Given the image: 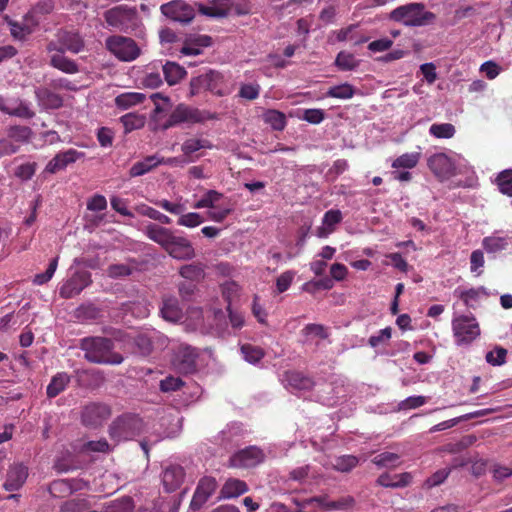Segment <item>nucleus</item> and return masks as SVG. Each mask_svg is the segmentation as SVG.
<instances>
[{
  "instance_id": "30",
  "label": "nucleus",
  "mask_w": 512,
  "mask_h": 512,
  "mask_svg": "<svg viewBox=\"0 0 512 512\" xmlns=\"http://www.w3.org/2000/svg\"><path fill=\"white\" fill-rule=\"evenodd\" d=\"M162 70L165 81L169 86L178 84L187 75L184 67L172 61H167L162 66Z\"/></svg>"
},
{
  "instance_id": "60",
  "label": "nucleus",
  "mask_w": 512,
  "mask_h": 512,
  "mask_svg": "<svg viewBox=\"0 0 512 512\" xmlns=\"http://www.w3.org/2000/svg\"><path fill=\"white\" fill-rule=\"evenodd\" d=\"M36 171V163H25L20 166L15 171V176L22 180H29L31 179Z\"/></svg>"
},
{
  "instance_id": "18",
  "label": "nucleus",
  "mask_w": 512,
  "mask_h": 512,
  "mask_svg": "<svg viewBox=\"0 0 512 512\" xmlns=\"http://www.w3.org/2000/svg\"><path fill=\"white\" fill-rule=\"evenodd\" d=\"M217 488V481L213 477H203L194 492L191 500V507L193 509H199L209 499V497L215 492Z\"/></svg>"
},
{
  "instance_id": "62",
  "label": "nucleus",
  "mask_w": 512,
  "mask_h": 512,
  "mask_svg": "<svg viewBox=\"0 0 512 512\" xmlns=\"http://www.w3.org/2000/svg\"><path fill=\"white\" fill-rule=\"evenodd\" d=\"M19 151V144L14 143L9 138H0V156H8Z\"/></svg>"
},
{
  "instance_id": "58",
  "label": "nucleus",
  "mask_w": 512,
  "mask_h": 512,
  "mask_svg": "<svg viewBox=\"0 0 512 512\" xmlns=\"http://www.w3.org/2000/svg\"><path fill=\"white\" fill-rule=\"evenodd\" d=\"M132 273V268L126 264H112L107 269V275L110 278H120L129 276Z\"/></svg>"
},
{
  "instance_id": "43",
  "label": "nucleus",
  "mask_w": 512,
  "mask_h": 512,
  "mask_svg": "<svg viewBox=\"0 0 512 512\" xmlns=\"http://www.w3.org/2000/svg\"><path fill=\"white\" fill-rule=\"evenodd\" d=\"M420 160V153L419 152H412V153H404L397 157L392 162V167L395 169L399 168H405V169H412L417 166Z\"/></svg>"
},
{
  "instance_id": "42",
  "label": "nucleus",
  "mask_w": 512,
  "mask_h": 512,
  "mask_svg": "<svg viewBox=\"0 0 512 512\" xmlns=\"http://www.w3.org/2000/svg\"><path fill=\"white\" fill-rule=\"evenodd\" d=\"M482 246L487 253H498L507 249L508 241L504 237L488 236L482 240Z\"/></svg>"
},
{
  "instance_id": "12",
  "label": "nucleus",
  "mask_w": 512,
  "mask_h": 512,
  "mask_svg": "<svg viewBox=\"0 0 512 512\" xmlns=\"http://www.w3.org/2000/svg\"><path fill=\"white\" fill-rule=\"evenodd\" d=\"M198 352L189 345H180L175 353L173 364L183 374L194 373L197 369Z\"/></svg>"
},
{
  "instance_id": "51",
  "label": "nucleus",
  "mask_w": 512,
  "mask_h": 512,
  "mask_svg": "<svg viewBox=\"0 0 512 512\" xmlns=\"http://www.w3.org/2000/svg\"><path fill=\"white\" fill-rule=\"evenodd\" d=\"M120 120L125 128L126 133L144 126V117L137 114H125L120 118Z\"/></svg>"
},
{
  "instance_id": "4",
  "label": "nucleus",
  "mask_w": 512,
  "mask_h": 512,
  "mask_svg": "<svg viewBox=\"0 0 512 512\" xmlns=\"http://www.w3.org/2000/svg\"><path fill=\"white\" fill-rule=\"evenodd\" d=\"M144 428L143 420L136 414H123L117 417L109 428V435L116 441L129 440L139 435Z\"/></svg>"
},
{
  "instance_id": "3",
  "label": "nucleus",
  "mask_w": 512,
  "mask_h": 512,
  "mask_svg": "<svg viewBox=\"0 0 512 512\" xmlns=\"http://www.w3.org/2000/svg\"><path fill=\"white\" fill-rule=\"evenodd\" d=\"M108 26L124 33L133 31L138 26L139 18L135 7L118 5L104 12Z\"/></svg>"
},
{
  "instance_id": "35",
  "label": "nucleus",
  "mask_w": 512,
  "mask_h": 512,
  "mask_svg": "<svg viewBox=\"0 0 512 512\" xmlns=\"http://www.w3.org/2000/svg\"><path fill=\"white\" fill-rule=\"evenodd\" d=\"M146 96L138 92H126L115 98V105L120 109H128L137 104L143 103Z\"/></svg>"
},
{
  "instance_id": "38",
  "label": "nucleus",
  "mask_w": 512,
  "mask_h": 512,
  "mask_svg": "<svg viewBox=\"0 0 512 512\" xmlns=\"http://www.w3.org/2000/svg\"><path fill=\"white\" fill-rule=\"evenodd\" d=\"M334 64L341 71H352L359 66L360 61L352 53L341 51L337 54Z\"/></svg>"
},
{
  "instance_id": "59",
  "label": "nucleus",
  "mask_w": 512,
  "mask_h": 512,
  "mask_svg": "<svg viewBox=\"0 0 512 512\" xmlns=\"http://www.w3.org/2000/svg\"><path fill=\"white\" fill-rule=\"evenodd\" d=\"M154 204L164 209L165 211L175 215H179L183 213L185 210V206L183 204L172 203L166 199L156 200L154 201Z\"/></svg>"
},
{
  "instance_id": "40",
  "label": "nucleus",
  "mask_w": 512,
  "mask_h": 512,
  "mask_svg": "<svg viewBox=\"0 0 512 512\" xmlns=\"http://www.w3.org/2000/svg\"><path fill=\"white\" fill-rule=\"evenodd\" d=\"M179 274L191 282L200 281L204 277V266L201 263H191L183 265Z\"/></svg>"
},
{
  "instance_id": "56",
  "label": "nucleus",
  "mask_w": 512,
  "mask_h": 512,
  "mask_svg": "<svg viewBox=\"0 0 512 512\" xmlns=\"http://www.w3.org/2000/svg\"><path fill=\"white\" fill-rule=\"evenodd\" d=\"M203 222V219L200 214L195 212H190L187 214H183L179 217L177 223L178 225L193 228L200 225Z\"/></svg>"
},
{
  "instance_id": "16",
  "label": "nucleus",
  "mask_w": 512,
  "mask_h": 512,
  "mask_svg": "<svg viewBox=\"0 0 512 512\" xmlns=\"http://www.w3.org/2000/svg\"><path fill=\"white\" fill-rule=\"evenodd\" d=\"M165 251L177 260H190L195 256L192 243L187 238L177 235L174 236Z\"/></svg>"
},
{
  "instance_id": "20",
  "label": "nucleus",
  "mask_w": 512,
  "mask_h": 512,
  "mask_svg": "<svg viewBox=\"0 0 512 512\" xmlns=\"http://www.w3.org/2000/svg\"><path fill=\"white\" fill-rule=\"evenodd\" d=\"M144 232L150 240L159 244L164 250L175 236L172 230L155 223H149L146 225Z\"/></svg>"
},
{
  "instance_id": "27",
  "label": "nucleus",
  "mask_w": 512,
  "mask_h": 512,
  "mask_svg": "<svg viewBox=\"0 0 512 512\" xmlns=\"http://www.w3.org/2000/svg\"><path fill=\"white\" fill-rule=\"evenodd\" d=\"M412 481V475L409 472L401 474L390 475L388 473L381 474L377 483L383 487L389 488H404L407 487Z\"/></svg>"
},
{
  "instance_id": "11",
  "label": "nucleus",
  "mask_w": 512,
  "mask_h": 512,
  "mask_svg": "<svg viewBox=\"0 0 512 512\" xmlns=\"http://www.w3.org/2000/svg\"><path fill=\"white\" fill-rule=\"evenodd\" d=\"M203 121L201 112L186 104H179L171 112L167 121L163 124V129H169L182 123H199Z\"/></svg>"
},
{
  "instance_id": "8",
  "label": "nucleus",
  "mask_w": 512,
  "mask_h": 512,
  "mask_svg": "<svg viewBox=\"0 0 512 512\" xmlns=\"http://www.w3.org/2000/svg\"><path fill=\"white\" fill-rule=\"evenodd\" d=\"M265 460L264 451L257 446H248L231 455L229 466L238 469L253 468Z\"/></svg>"
},
{
  "instance_id": "15",
  "label": "nucleus",
  "mask_w": 512,
  "mask_h": 512,
  "mask_svg": "<svg viewBox=\"0 0 512 512\" xmlns=\"http://www.w3.org/2000/svg\"><path fill=\"white\" fill-rule=\"evenodd\" d=\"M55 38L59 40L64 53L68 51L73 54H78L85 46L81 35L74 30L59 29L55 34Z\"/></svg>"
},
{
  "instance_id": "6",
  "label": "nucleus",
  "mask_w": 512,
  "mask_h": 512,
  "mask_svg": "<svg viewBox=\"0 0 512 512\" xmlns=\"http://www.w3.org/2000/svg\"><path fill=\"white\" fill-rule=\"evenodd\" d=\"M223 76L215 70H207L206 72L192 77L190 80V96H195L201 92L209 91L215 95L222 96Z\"/></svg>"
},
{
  "instance_id": "54",
  "label": "nucleus",
  "mask_w": 512,
  "mask_h": 512,
  "mask_svg": "<svg viewBox=\"0 0 512 512\" xmlns=\"http://www.w3.org/2000/svg\"><path fill=\"white\" fill-rule=\"evenodd\" d=\"M507 350L496 346L494 350L486 354V361L493 366H500L506 362Z\"/></svg>"
},
{
  "instance_id": "14",
  "label": "nucleus",
  "mask_w": 512,
  "mask_h": 512,
  "mask_svg": "<svg viewBox=\"0 0 512 512\" xmlns=\"http://www.w3.org/2000/svg\"><path fill=\"white\" fill-rule=\"evenodd\" d=\"M160 9L163 15L177 22L188 23L194 18V10L181 0L163 4Z\"/></svg>"
},
{
  "instance_id": "63",
  "label": "nucleus",
  "mask_w": 512,
  "mask_h": 512,
  "mask_svg": "<svg viewBox=\"0 0 512 512\" xmlns=\"http://www.w3.org/2000/svg\"><path fill=\"white\" fill-rule=\"evenodd\" d=\"M114 132L108 127H101L97 132V140L102 147H110L113 144Z\"/></svg>"
},
{
  "instance_id": "24",
  "label": "nucleus",
  "mask_w": 512,
  "mask_h": 512,
  "mask_svg": "<svg viewBox=\"0 0 512 512\" xmlns=\"http://www.w3.org/2000/svg\"><path fill=\"white\" fill-rule=\"evenodd\" d=\"M35 97L45 109H58L63 105V98L48 88H37L35 90Z\"/></svg>"
},
{
  "instance_id": "1",
  "label": "nucleus",
  "mask_w": 512,
  "mask_h": 512,
  "mask_svg": "<svg viewBox=\"0 0 512 512\" xmlns=\"http://www.w3.org/2000/svg\"><path fill=\"white\" fill-rule=\"evenodd\" d=\"M79 348L84 352V358L95 364L119 365L124 358L120 353L114 352L112 339L101 336H90L80 340Z\"/></svg>"
},
{
  "instance_id": "50",
  "label": "nucleus",
  "mask_w": 512,
  "mask_h": 512,
  "mask_svg": "<svg viewBox=\"0 0 512 512\" xmlns=\"http://www.w3.org/2000/svg\"><path fill=\"white\" fill-rule=\"evenodd\" d=\"M400 456L393 452H382L376 455L372 459V463H374L378 467H395L399 461Z\"/></svg>"
},
{
  "instance_id": "55",
  "label": "nucleus",
  "mask_w": 512,
  "mask_h": 512,
  "mask_svg": "<svg viewBox=\"0 0 512 512\" xmlns=\"http://www.w3.org/2000/svg\"><path fill=\"white\" fill-rule=\"evenodd\" d=\"M58 260H59L58 256L55 257L54 259H52L51 262L49 263L46 271L44 273H40L35 276L34 281H33L34 284L43 285V284L47 283L48 281H50V279L53 277V275L57 269Z\"/></svg>"
},
{
  "instance_id": "19",
  "label": "nucleus",
  "mask_w": 512,
  "mask_h": 512,
  "mask_svg": "<svg viewBox=\"0 0 512 512\" xmlns=\"http://www.w3.org/2000/svg\"><path fill=\"white\" fill-rule=\"evenodd\" d=\"M28 477V468L23 464H14L7 471L3 487L6 491L13 492L23 486Z\"/></svg>"
},
{
  "instance_id": "41",
  "label": "nucleus",
  "mask_w": 512,
  "mask_h": 512,
  "mask_svg": "<svg viewBox=\"0 0 512 512\" xmlns=\"http://www.w3.org/2000/svg\"><path fill=\"white\" fill-rule=\"evenodd\" d=\"M454 296L458 297L463 301L466 307L474 308L476 303L479 300L480 292L478 289L470 288V289H462L460 287L456 288L453 292Z\"/></svg>"
},
{
  "instance_id": "46",
  "label": "nucleus",
  "mask_w": 512,
  "mask_h": 512,
  "mask_svg": "<svg viewBox=\"0 0 512 512\" xmlns=\"http://www.w3.org/2000/svg\"><path fill=\"white\" fill-rule=\"evenodd\" d=\"M355 94V88L349 83L332 86L326 92L327 97L337 99H351Z\"/></svg>"
},
{
  "instance_id": "5",
  "label": "nucleus",
  "mask_w": 512,
  "mask_h": 512,
  "mask_svg": "<svg viewBox=\"0 0 512 512\" xmlns=\"http://www.w3.org/2000/svg\"><path fill=\"white\" fill-rule=\"evenodd\" d=\"M106 49L119 61L132 62L141 55L137 42L126 36L112 35L105 40Z\"/></svg>"
},
{
  "instance_id": "44",
  "label": "nucleus",
  "mask_w": 512,
  "mask_h": 512,
  "mask_svg": "<svg viewBox=\"0 0 512 512\" xmlns=\"http://www.w3.org/2000/svg\"><path fill=\"white\" fill-rule=\"evenodd\" d=\"M429 133L439 139H450L455 133V126L451 123H434L429 128Z\"/></svg>"
},
{
  "instance_id": "7",
  "label": "nucleus",
  "mask_w": 512,
  "mask_h": 512,
  "mask_svg": "<svg viewBox=\"0 0 512 512\" xmlns=\"http://www.w3.org/2000/svg\"><path fill=\"white\" fill-rule=\"evenodd\" d=\"M452 330L458 345L470 344L480 335V327L474 316L455 317L452 320Z\"/></svg>"
},
{
  "instance_id": "36",
  "label": "nucleus",
  "mask_w": 512,
  "mask_h": 512,
  "mask_svg": "<svg viewBox=\"0 0 512 512\" xmlns=\"http://www.w3.org/2000/svg\"><path fill=\"white\" fill-rule=\"evenodd\" d=\"M230 0L213 1L210 5H202L200 12L211 17H224L229 10Z\"/></svg>"
},
{
  "instance_id": "45",
  "label": "nucleus",
  "mask_w": 512,
  "mask_h": 512,
  "mask_svg": "<svg viewBox=\"0 0 512 512\" xmlns=\"http://www.w3.org/2000/svg\"><path fill=\"white\" fill-rule=\"evenodd\" d=\"M212 144L207 139L190 138L184 141L181 146V150L186 156L192 155L194 152L200 149H210Z\"/></svg>"
},
{
  "instance_id": "17",
  "label": "nucleus",
  "mask_w": 512,
  "mask_h": 512,
  "mask_svg": "<svg viewBox=\"0 0 512 512\" xmlns=\"http://www.w3.org/2000/svg\"><path fill=\"white\" fill-rule=\"evenodd\" d=\"M84 156L83 152L75 149H68L64 152L56 154L46 165L45 171L55 174L58 171L64 170L68 165L75 163L78 159Z\"/></svg>"
},
{
  "instance_id": "47",
  "label": "nucleus",
  "mask_w": 512,
  "mask_h": 512,
  "mask_svg": "<svg viewBox=\"0 0 512 512\" xmlns=\"http://www.w3.org/2000/svg\"><path fill=\"white\" fill-rule=\"evenodd\" d=\"M241 352L244 359L251 364L260 362L265 356V351L261 347L251 344H243L241 346Z\"/></svg>"
},
{
  "instance_id": "48",
  "label": "nucleus",
  "mask_w": 512,
  "mask_h": 512,
  "mask_svg": "<svg viewBox=\"0 0 512 512\" xmlns=\"http://www.w3.org/2000/svg\"><path fill=\"white\" fill-rule=\"evenodd\" d=\"M264 121L276 131H282L286 126L285 115L277 110H268L264 114Z\"/></svg>"
},
{
  "instance_id": "34",
  "label": "nucleus",
  "mask_w": 512,
  "mask_h": 512,
  "mask_svg": "<svg viewBox=\"0 0 512 512\" xmlns=\"http://www.w3.org/2000/svg\"><path fill=\"white\" fill-rule=\"evenodd\" d=\"M50 65L64 73L76 74L79 72L78 64L64 56V54H53L50 58Z\"/></svg>"
},
{
  "instance_id": "49",
  "label": "nucleus",
  "mask_w": 512,
  "mask_h": 512,
  "mask_svg": "<svg viewBox=\"0 0 512 512\" xmlns=\"http://www.w3.org/2000/svg\"><path fill=\"white\" fill-rule=\"evenodd\" d=\"M316 501L321 503V505L327 510L347 509L352 507L355 503L354 498L351 496L341 498L337 501H325L324 498H317Z\"/></svg>"
},
{
  "instance_id": "2",
  "label": "nucleus",
  "mask_w": 512,
  "mask_h": 512,
  "mask_svg": "<svg viewBox=\"0 0 512 512\" xmlns=\"http://www.w3.org/2000/svg\"><path fill=\"white\" fill-rule=\"evenodd\" d=\"M389 19L408 27H420L432 23L436 19L433 12L426 11L423 3H408L393 9Z\"/></svg>"
},
{
  "instance_id": "22",
  "label": "nucleus",
  "mask_w": 512,
  "mask_h": 512,
  "mask_svg": "<svg viewBox=\"0 0 512 512\" xmlns=\"http://www.w3.org/2000/svg\"><path fill=\"white\" fill-rule=\"evenodd\" d=\"M16 105L9 103L4 99H0V111L10 116H15L23 119H31L35 116V112L29 105L20 99L15 101Z\"/></svg>"
},
{
  "instance_id": "31",
  "label": "nucleus",
  "mask_w": 512,
  "mask_h": 512,
  "mask_svg": "<svg viewBox=\"0 0 512 512\" xmlns=\"http://www.w3.org/2000/svg\"><path fill=\"white\" fill-rule=\"evenodd\" d=\"M71 381V377L66 372H58L54 375L46 388L48 398H55L62 393Z\"/></svg>"
},
{
  "instance_id": "9",
  "label": "nucleus",
  "mask_w": 512,
  "mask_h": 512,
  "mask_svg": "<svg viewBox=\"0 0 512 512\" xmlns=\"http://www.w3.org/2000/svg\"><path fill=\"white\" fill-rule=\"evenodd\" d=\"M427 166L440 182L450 179L456 173L454 160L444 152L429 156Z\"/></svg>"
},
{
  "instance_id": "13",
  "label": "nucleus",
  "mask_w": 512,
  "mask_h": 512,
  "mask_svg": "<svg viewBox=\"0 0 512 512\" xmlns=\"http://www.w3.org/2000/svg\"><path fill=\"white\" fill-rule=\"evenodd\" d=\"M91 283L90 272L77 271L61 286L59 294L64 299L73 298Z\"/></svg>"
},
{
  "instance_id": "53",
  "label": "nucleus",
  "mask_w": 512,
  "mask_h": 512,
  "mask_svg": "<svg viewBox=\"0 0 512 512\" xmlns=\"http://www.w3.org/2000/svg\"><path fill=\"white\" fill-rule=\"evenodd\" d=\"M496 182L501 193L512 196V170L502 171L497 176Z\"/></svg>"
},
{
  "instance_id": "57",
  "label": "nucleus",
  "mask_w": 512,
  "mask_h": 512,
  "mask_svg": "<svg viewBox=\"0 0 512 512\" xmlns=\"http://www.w3.org/2000/svg\"><path fill=\"white\" fill-rule=\"evenodd\" d=\"M391 335H392V328L391 327H386L384 329H381L377 335H372L369 340H368V343L371 347L373 348H376L378 347L379 345L383 344V343H386L387 341L390 340L391 338Z\"/></svg>"
},
{
  "instance_id": "52",
  "label": "nucleus",
  "mask_w": 512,
  "mask_h": 512,
  "mask_svg": "<svg viewBox=\"0 0 512 512\" xmlns=\"http://www.w3.org/2000/svg\"><path fill=\"white\" fill-rule=\"evenodd\" d=\"M222 194L216 190H208L204 196L194 204V208H214L215 203L222 198Z\"/></svg>"
},
{
  "instance_id": "39",
  "label": "nucleus",
  "mask_w": 512,
  "mask_h": 512,
  "mask_svg": "<svg viewBox=\"0 0 512 512\" xmlns=\"http://www.w3.org/2000/svg\"><path fill=\"white\" fill-rule=\"evenodd\" d=\"M359 464L358 457L354 455H342L336 457L331 463L332 468L342 473H348Z\"/></svg>"
},
{
  "instance_id": "28",
  "label": "nucleus",
  "mask_w": 512,
  "mask_h": 512,
  "mask_svg": "<svg viewBox=\"0 0 512 512\" xmlns=\"http://www.w3.org/2000/svg\"><path fill=\"white\" fill-rule=\"evenodd\" d=\"M164 162V158H158L156 155H150L145 157L142 161L134 163L130 170V177H139L150 171Z\"/></svg>"
},
{
  "instance_id": "25",
  "label": "nucleus",
  "mask_w": 512,
  "mask_h": 512,
  "mask_svg": "<svg viewBox=\"0 0 512 512\" xmlns=\"http://www.w3.org/2000/svg\"><path fill=\"white\" fill-rule=\"evenodd\" d=\"M495 411H497V409H495V408H487V409L478 410V411H475V412H472V413H469V414H466V415H463V416H460V417H457V418L446 420V421H443V422L438 423V424L434 425L433 427H431L429 432L430 433H434V432H437V431L446 430V429L454 427L455 425H457L462 420H469V419H472V418L486 416V415H489V414H491V413H493Z\"/></svg>"
},
{
  "instance_id": "10",
  "label": "nucleus",
  "mask_w": 512,
  "mask_h": 512,
  "mask_svg": "<svg viewBox=\"0 0 512 512\" xmlns=\"http://www.w3.org/2000/svg\"><path fill=\"white\" fill-rule=\"evenodd\" d=\"M111 416L109 405L101 402H90L81 411V422L86 427L96 428Z\"/></svg>"
},
{
  "instance_id": "33",
  "label": "nucleus",
  "mask_w": 512,
  "mask_h": 512,
  "mask_svg": "<svg viewBox=\"0 0 512 512\" xmlns=\"http://www.w3.org/2000/svg\"><path fill=\"white\" fill-rule=\"evenodd\" d=\"M465 464V461H459L458 459H455L453 466L451 468L437 470L435 473H433L430 477H428L425 480L423 486L427 489H431L433 487L441 485L448 478L453 468H456L458 466H464Z\"/></svg>"
},
{
  "instance_id": "37",
  "label": "nucleus",
  "mask_w": 512,
  "mask_h": 512,
  "mask_svg": "<svg viewBox=\"0 0 512 512\" xmlns=\"http://www.w3.org/2000/svg\"><path fill=\"white\" fill-rule=\"evenodd\" d=\"M342 221V213L340 210H328L323 216V225L329 228L328 231L324 227L318 229L317 235L321 238L326 237L334 231V226Z\"/></svg>"
},
{
  "instance_id": "61",
  "label": "nucleus",
  "mask_w": 512,
  "mask_h": 512,
  "mask_svg": "<svg viewBox=\"0 0 512 512\" xmlns=\"http://www.w3.org/2000/svg\"><path fill=\"white\" fill-rule=\"evenodd\" d=\"M110 204H111V207L116 212L121 214L122 216H126V217H133L134 216L132 214V212L127 209V202H126L125 199H122V198H120L118 196H113L110 199Z\"/></svg>"
},
{
  "instance_id": "21",
  "label": "nucleus",
  "mask_w": 512,
  "mask_h": 512,
  "mask_svg": "<svg viewBox=\"0 0 512 512\" xmlns=\"http://www.w3.org/2000/svg\"><path fill=\"white\" fill-rule=\"evenodd\" d=\"M185 477L184 469L179 465L168 466L162 476V482L167 492H173L178 489Z\"/></svg>"
},
{
  "instance_id": "32",
  "label": "nucleus",
  "mask_w": 512,
  "mask_h": 512,
  "mask_svg": "<svg viewBox=\"0 0 512 512\" xmlns=\"http://www.w3.org/2000/svg\"><path fill=\"white\" fill-rule=\"evenodd\" d=\"M5 134L7 138L16 144H19L20 147L21 144L28 143L31 140L33 131L28 126L11 125L6 128Z\"/></svg>"
},
{
  "instance_id": "64",
  "label": "nucleus",
  "mask_w": 512,
  "mask_h": 512,
  "mask_svg": "<svg viewBox=\"0 0 512 512\" xmlns=\"http://www.w3.org/2000/svg\"><path fill=\"white\" fill-rule=\"evenodd\" d=\"M325 118V113L321 109H306L303 113L302 119L311 123L319 124Z\"/></svg>"
},
{
  "instance_id": "23",
  "label": "nucleus",
  "mask_w": 512,
  "mask_h": 512,
  "mask_svg": "<svg viewBox=\"0 0 512 512\" xmlns=\"http://www.w3.org/2000/svg\"><path fill=\"white\" fill-rule=\"evenodd\" d=\"M249 490L245 481L237 478H229L220 490V499H231L238 497Z\"/></svg>"
},
{
  "instance_id": "26",
  "label": "nucleus",
  "mask_w": 512,
  "mask_h": 512,
  "mask_svg": "<svg viewBox=\"0 0 512 512\" xmlns=\"http://www.w3.org/2000/svg\"><path fill=\"white\" fill-rule=\"evenodd\" d=\"M284 381L293 389L296 390H311L314 386L312 378L304 375L299 371H287L284 374Z\"/></svg>"
},
{
  "instance_id": "29",
  "label": "nucleus",
  "mask_w": 512,
  "mask_h": 512,
  "mask_svg": "<svg viewBox=\"0 0 512 512\" xmlns=\"http://www.w3.org/2000/svg\"><path fill=\"white\" fill-rule=\"evenodd\" d=\"M162 317L170 322H178L183 317L182 308L175 297H167L163 299V305L160 309Z\"/></svg>"
}]
</instances>
